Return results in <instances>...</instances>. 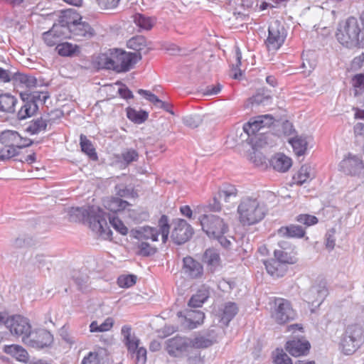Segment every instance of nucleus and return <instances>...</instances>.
<instances>
[{
  "label": "nucleus",
  "instance_id": "9d476101",
  "mask_svg": "<svg viewBox=\"0 0 364 364\" xmlns=\"http://www.w3.org/2000/svg\"><path fill=\"white\" fill-rule=\"evenodd\" d=\"M268 37L265 44L269 50H278L284 43L287 37V31L281 21L273 20L268 28Z\"/></svg>",
  "mask_w": 364,
  "mask_h": 364
},
{
  "label": "nucleus",
  "instance_id": "7ed1b4c3",
  "mask_svg": "<svg viewBox=\"0 0 364 364\" xmlns=\"http://www.w3.org/2000/svg\"><path fill=\"white\" fill-rule=\"evenodd\" d=\"M360 32L358 20L354 17H350L338 24L336 36L343 46L354 48L359 45Z\"/></svg>",
  "mask_w": 364,
  "mask_h": 364
},
{
  "label": "nucleus",
  "instance_id": "5fc2aeb1",
  "mask_svg": "<svg viewBox=\"0 0 364 364\" xmlns=\"http://www.w3.org/2000/svg\"><path fill=\"white\" fill-rule=\"evenodd\" d=\"M139 95H144V97L150 102L153 103L156 107L161 108L162 104L165 102L159 99V97L151 92L142 89L138 90Z\"/></svg>",
  "mask_w": 364,
  "mask_h": 364
},
{
  "label": "nucleus",
  "instance_id": "2f4dec72",
  "mask_svg": "<svg viewBox=\"0 0 364 364\" xmlns=\"http://www.w3.org/2000/svg\"><path fill=\"white\" fill-rule=\"evenodd\" d=\"M23 105L17 113V117L19 120L25 119L33 116L38 110V105L30 102L27 100H22Z\"/></svg>",
  "mask_w": 364,
  "mask_h": 364
},
{
  "label": "nucleus",
  "instance_id": "6ab92c4d",
  "mask_svg": "<svg viewBox=\"0 0 364 364\" xmlns=\"http://www.w3.org/2000/svg\"><path fill=\"white\" fill-rule=\"evenodd\" d=\"M64 19H61L59 23L54 24L50 30L43 33V41L48 46L58 44L63 38H67L64 28Z\"/></svg>",
  "mask_w": 364,
  "mask_h": 364
},
{
  "label": "nucleus",
  "instance_id": "774afa93",
  "mask_svg": "<svg viewBox=\"0 0 364 364\" xmlns=\"http://www.w3.org/2000/svg\"><path fill=\"white\" fill-rule=\"evenodd\" d=\"M81 364H100L98 354L95 352H90L89 354L83 358Z\"/></svg>",
  "mask_w": 364,
  "mask_h": 364
},
{
  "label": "nucleus",
  "instance_id": "09e8293b",
  "mask_svg": "<svg viewBox=\"0 0 364 364\" xmlns=\"http://www.w3.org/2000/svg\"><path fill=\"white\" fill-rule=\"evenodd\" d=\"M270 102L271 97L269 95H264L262 93H257L248 100V104H250L252 107H258L260 105L266 106Z\"/></svg>",
  "mask_w": 364,
  "mask_h": 364
},
{
  "label": "nucleus",
  "instance_id": "f03ea898",
  "mask_svg": "<svg viewBox=\"0 0 364 364\" xmlns=\"http://www.w3.org/2000/svg\"><path fill=\"white\" fill-rule=\"evenodd\" d=\"M237 212L240 223L245 226L258 223L265 217L267 208L257 198L243 197L237 206Z\"/></svg>",
  "mask_w": 364,
  "mask_h": 364
},
{
  "label": "nucleus",
  "instance_id": "6e6552de",
  "mask_svg": "<svg viewBox=\"0 0 364 364\" xmlns=\"http://www.w3.org/2000/svg\"><path fill=\"white\" fill-rule=\"evenodd\" d=\"M159 229L144 226L136 230V237L138 239H151L152 241H157L159 234L161 235L162 242L165 243L169 234V225L166 215H162L159 221Z\"/></svg>",
  "mask_w": 364,
  "mask_h": 364
},
{
  "label": "nucleus",
  "instance_id": "ddd939ff",
  "mask_svg": "<svg viewBox=\"0 0 364 364\" xmlns=\"http://www.w3.org/2000/svg\"><path fill=\"white\" fill-rule=\"evenodd\" d=\"M340 169L347 175L359 176L364 174V162L360 156L348 154L341 161Z\"/></svg>",
  "mask_w": 364,
  "mask_h": 364
},
{
  "label": "nucleus",
  "instance_id": "ea45409f",
  "mask_svg": "<svg viewBox=\"0 0 364 364\" xmlns=\"http://www.w3.org/2000/svg\"><path fill=\"white\" fill-rule=\"evenodd\" d=\"M134 22L141 29L149 31L154 25L155 20L141 14H136L133 16Z\"/></svg>",
  "mask_w": 364,
  "mask_h": 364
},
{
  "label": "nucleus",
  "instance_id": "c756f323",
  "mask_svg": "<svg viewBox=\"0 0 364 364\" xmlns=\"http://www.w3.org/2000/svg\"><path fill=\"white\" fill-rule=\"evenodd\" d=\"M17 102V99L10 94L0 95V112L14 113Z\"/></svg>",
  "mask_w": 364,
  "mask_h": 364
},
{
  "label": "nucleus",
  "instance_id": "aec40b11",
  "mask_svg": "<svg viewBox=\"0 0 364 364\" xmlns=\"http://www.w3.org/2000/svg\"><path fill=\"white\" fill-rule=\"evenodd\" d=\"M121 334L123 337V342L127 348L130 354H134L136 349L140 344V340L132 331V328L129 326H124L121 330Z\"/></svg>",
  "mask_w": 364,
  "mask_h": 364
},
{
  "label": "nucleus",
  "instance_id": "8fccbe9b",
  "mask_svg": "<svg viewBox=\"0 0 364 364\" xmlns=\"http://www.w3.org/2000/svg\"><path fill=\"white\" fill-rule=\"evenodd\" d=\"M242 53L238 47L235 48V63L232 64L231 75L233 78L239 79L242 75V70L240 69L241 65Z\"/></svg>",
  "mask_w": 364,
  "mask_h": 364
},
{
  "label": "nucleus",
  "instance_id": "39448f33",
  "mask_svg": "<svg viewBox=\"0 0 364 364\" xmlns=\"http://www.w3.org/2000/svg\"><path fill=\"white\" fill-rule=\"evenodd\" d=\"M62 19L65 20L64 28L67 38L82 41L88 40L94 36V30L89 23L81 21V18H71L68 15H65Z\"/></svg>",
  "mask_w": 364,
  "mask_h": 364
},
{
  "label": "nucleus",
  "instance_id": "b1692460",
  "mask_svg": "<svg viewBox=\"0 0 364 364\" xmlns=\"http://www.w3.org/2000/svg\"><path fill=\"white\" fill-rule=\"evenodd\" d=\"M209 296L210 288L205 285H202L190 299L188 306L194 308L200 307Z\"/></svg>",
  "mask_w": 364,
  "mask_h": 364
},
{
  "label": "nucleus",
  "instance_id": "c03bdc74",
  "mask_svg": "<svg viewBox=\"0 0 364 364\" xmlns=\"http://www.w3.org/2000/svg\"><path fill=\"white\" fill-rule=\"evenodd\" d=\"M127 117L136 124H141L148 118V113L146 111H136L132 108H128L127 110Z\"/></svg>",
  "mask_w": 364,
  "mask_h": 364
},
{
  "label": "nucleus",
  "instance_id": "2eb2a0df",
  "mask_svg": "<svg viewBox=\"0 0 364 364\" xmlns=\"http://www.w3.org/2000/svg\"><path fill=\"white\" fill-rule=\"evenodd\" d=\"M182 272L188 279H199L204 274V269L200 262L188 256L183 259Z\"/></svg>",
  "mask_w": 364,
  "mask_h": 364
},
{
  "label": "nucleus",
  "instance_id": "7c9ffc66",
  "mask_svg": "<svg viewBox=\"0 0 364 364\" xmlns=\"http://www.w3.org/2000/svg\"><path fill=\"white\" fill-rule=\"evenodd\" d=\"M105 207L111 212L117 213L124 210L129 203L117 197H112L104 200Z\"/></svg>",
  "mask_w": 364,
  "mask_h": 364
},
{
  "label": "nucleus",
  "instance_id": "cd10ccee",
  "mask_svg": "<svg viewBox=\"0 0 364 364\" xmlns=\"http://www.w3.org/2000/svg\"><path fill=\"white\" fill-rule=\"evenodd\" d=\"M267 272L275 277H282L287 272L286 265L279 263L277 259H271L264 262Z\"/></svg>",
  "mask_w": 364,
  "mask_h": 364
},
{
  "label": "nucleus",
  "instance_id": "423d86ee",
  "mask_svg": "<svg viewBox=\"0 0 364 364\" xmlns=\"http://www.w3.org/2000/svg\"><path fill=\"white\" fill-rule=\"evenodd\" d=\"M202 230L209 237H218L228 232L229 228L227 222L213 214H203L199 218Z\"/></svg>",
  "mask_w": 364,
  "mask_h": 364
},
{
  "label": "nucleus",
  "instance_id": "a19ab883",
  "mask_svg": "<svg viewBox=\"0 0 364 364\" xmlns=\"http://www.w3.org/2000/svg\"><path fill=\"white\" fill-rule=\"evenodd\" d=\"M344 333L347 335L348 338H352L353 340L361 343L363 338L364 330L363 327L358 324L348 325Z\"/></svg>",
  "mask_w": 364,
  "mask_h": 364
},
{
  "label": "nucleus",
  "instance_id": "680f3d73",
  "mask_svg": "<svg viewBox=\"0 0 364 364\" xmlns=\"http://www.w3.org/2000/svg\"><path fill=\"white\" fill-rule=\"evenodd\" d=\"M129 216L136 223H140L143 220H146L149 217V215L146 212L141 210L139 212L136 210H129Z\"/></svg>",
  "mask_w": 364,
  "mask_h": 364
},
{
  "label": "nucleus",
  "instance_id": "e433bc0d",
  "mask_svg": "<svg viewBox=\"0 0 364 364\" xmlns=\"http://www.w3.org/2000/svg\"><path fill=\"white\" fill-rule=\"evenodd\" d=\"M314 177L311 168L308 165L302 166L298 173L293 177L294 183L298 185L303 183L311 180Z\"/></svg>",
  "mask_w": 364,
  "mask_h": 364
},
{
  "label": "nucleus",
  "instance_id": "a211bd4d",
  "mask_svg": "<svg viewBox=\"0 0 364 364\" xmlns=\"http://www.w3.org/2000/svg\"><path fill=\"white\" fill-rule=\"evenodd\" d=\"M328 294V289L324 284L312 286L304 294L305 300L314 306H319Z\"/></svg>",
  "mask_w": 364,
  "mask_h": 364
},
{
  "label": "nucleus",
  "instance_id": "f3484780",
  "mask_svg": "<svg viewBox=\"0 0 364 364\" xmlns=\"http://www.w3.org/2000/svg\"><path fill=\"white\" fill-rule=\"evenodd\" d=\"M0 142L6 146L17 148L18 150L33 144L32 141H29V143H23V137L17 132L13 130L2 132L0 134Z\"/></svg>",
  "mask_w": 364,
  "mask_h": 364
},
{
  "label": "nucleus",
  "instance_id": "393cba45",
  "mask_svg": "<svg viewBox=\"0 0 364 364\" xmlns=\"http://www.w3.org/2000/svg\"><path fill=\"white\" fill-rule=\"evenodd\" d=\"M4 352L11 355L20 362L26 363L28 360V353L26 349L19 345H9L4 347Z\"/></svg>",
  "mask_w": 364,
  "mask_h": 364
},
{
  "label": "nucleus",
  "instance_id": "c9c22d12",
  "mask_svg": "<svg viewBox=\"0 0 364 364\" xmlns=\"http://www.w3.org/2000/svg\"><path fill=\"white\" fill-rule=\"evenodd\" d=\"M291 144L294 151L297 156H302L305 154L307 149V140L305 136H297L289 140Z\"/></svg>",
  "mask_w": 364,
  "mask_h": 364
},
{
  "label": "nucleus",
  "instance_id": "bf43d9fd",
  "mask_svg": "<svg viewBox=\"0 0 364 364\" xmlns=\"http://www.w3.org/2000/svg\"><path fill=\"white\" fill-rule=\"evenodd\" d=\"M296 221L307 226L315 225L318 223L316 217L308 214H301L296 217Z\"/></svg>",
  "mask_w": 364,
  "mask_h": 364
},
{
  "label": "nucleus",
  "instance_id": "0e129e2a",
  "mask_svg": "<svg viewBox=\"0 0 364 364\" xmlns=\"http://www.w3.org/2000/svg\"><path fill=\"white\" fill-rule=\"evenodd\" d=\"M39 91H33V92H24L21 93V97L22 100H27L30 102H33L36 104L39 102Z\"/></svg>",
  "mask_w": 364,
  "mask_h": 364
},
{
  "label": "nucleus",
  "instance_id": "0eeeda50",
  "mask_svg": "<svg viewBox=\"0 0 364 364\" xmlns=\"http://www.w3.org/2000/svg\"><path fill=\"white\" fill-rule=\"evenodd\" d=\"M274 122V119L271 114L259 115L251 118L250 121L243 126V130L248 136L247 139L248 142L250 144L255 143L252 136L254 135L255 137H258L264 134V132L261 131L265 128H269Z\"/></svg>",
  "mask_w": 364,
  "mask_h": 364
},
{
  "label": "nucleus",
  "instance_id": "13d9d810",
  "mask_svg": "<svg viewBox=\"0 0 364 364\" xmlns=\"http://www.w3.org/2000/svg\"><path fill=\"white\" fill-rule=\"evenodd\" d=\"M274 363L275 364H292L291 358L283 351L277 349L274 353Z\"/></svg>",
  "mask_w": 364,
  "mask_h": 364
},
{
  "label": "nucleus",
  "instance_id": "a878e982",
  "mask_svg": "<svg viewBox=\"0 0 364 364\" xmlns=\"http://www.w3.org/2000/svg\"><path fill=\"white\" fill-rule=\"evenodd\" d=\"M277 234L282 237H303L305 230L299 225H291L289 226L281 227L277 230Z\"/></svg>",
  "mask_w": 364,
  "mask_h": 364
},
{
  "label": "nucleus",
  "instance_id": "a18cd8bd",
  "mask_svg": "<svg viewBox=\"0 0 364 364\" xmlns=\"http://www.w3.org/2000/svg\"><path fill=\"white\" fill-rule=\"evenodd\" d=\"M80 141L82 151L85 153L90 158L96 159L97 154L92 142L83 134L80 135Z\"/></svg>",
  "mask_w": 364,
  "mask_h": 364
},
{
  "label": "nucleus",
  "instance_id": "6e6d98bb",
  "mask_svg": "<svg viewBox=\"0 0 364 364\" xmlns=\"http://www.w3.org/2000/svg\"><path fill=\"white\" fill-rule=\"evenodd\" d=\"M353 83L355 90V96L362 94L364 92V75L358 74L353 78Z\"/></svg>",
  "mask_w": 364,
  "mask_h": 364
},
{
  "label": "nucleus",
  "instance_id": "473e14b6",
  "mask_svg": "<svg viewBox=\"0 0 364 364\" xmlns=\"http://www.w3.org/2000/svg\"><path fill=\"white\" fill-rule=\"evenodd\" d=\"M55 49L60 55L67 57L78 55L80 52V48L78 46L68 42L58 43Z\"/></svg>",
  "mask_w": 364,
  "mask_h": 364
},
{
  "label": "nucleus",
  "instance_id": "e2e57ef3",
  "mask_svg": "<svg viewBox=\"0 0 364 364\" xmlns=\"http://www.w3.org/2000/svg\"><path fill=\"white\" fill-rule=\"evenodd\" d=\"M146 349L144 347L138 346L134 354H131L136 358L137 364H145L146 361Z\"/></svg>",
  "mask_w": 364,
  "mask_h": 364
},
{
  "label": "nucleus",
  "instance_id": "bb28decb",
  "mask_svg": "<svg viewBox=\"0 0 364 364\" xmlns=\"http://www.w3.org/2000/svg\"><path fill=\"white\" fill-rule=\"evenodd\" d=\"M184 317L188 327L195 328L203 322L205 314L200 310H186Z\"/></svg>",
  "mask_w": 364,
  "mask_h": 364
},
{
  "label": "nucleus",
  "instance_id": "603ef678",
  "mask_svg": "<svg viewBox=\"0 0 364 364\" xmlns=\"http://www.w3.org/2000/svg\"><path fill=\"white\" fill-rule=\"evenodd\" d=\"M121 158L126 164H129L138 160L139 153L134 149H126L122 151Z\"/></svg>",
  "mask_w": 364,
  "mask_h": 364
},
{
  "label": "nucleus",
  "instance_id": "052dcab7",
  "mask_svg": "<svg viewBox=\"0 0 364 364\" xmlns=\"http://www.w3.org/2000/svg\"><path fill=\"white\" fill-rule=\"evenodd\" d=\"M183 124L192 129L199 127L201 124V119L199 116H186L183 119Z\"/></svg>",
  "mask_w": 364,
  "mask_h": 364
},
{
  "label": "nucleus",
  "instance_id": "4d7b16f0",
  "mask_svg": "<svg viewBox=\"0 0 364 364\" xmlns=\"http://www.w3.org/2000/svg\"><path fill=\"white\" fill-rule=\"evenodd\" d=\"M136 277L134 275H122L117 279V284L120 287L129 288L135 284Z\"/></svg>",
  "mask_w": 364,
  "mask_h": 364
},
{
  "label": "nucleus",
  "instance_id": "dca6fc26",
  "mask_svg": "<svg viewBox=\"0 0 364 364\" xmlns=\"http://www.w3.org/2000/svg\"><path fill=\"white\" fill-rule=\"evenodd\" d=\"M191 348L190 340L183 337H174L166 341V350L170 355L179 357Z\"/></svg>",
  "mask_w": 364,
  "mask_h": 364
},
{
  "label": "nucleus",
  "instance_id": "4be33fe9",
  "mask_svg": "<svg viewBox=\"0 0 364 364\" xmlns=\"http://www.w3.org/2000/svg\"><path fill=\"white\" fill-rule=\"evenodd\" d=\"M203 262L206 264L208 269L213 273L220 264V257L215 249H207L203 255Z\"/></svg>",
  "mask_w": 364,
  "mask_h": 364
},
{
  "label": "nucleus",
  "instance_id": "3c124183",
  "mask_svg": "<svg viewBox=\"0 0 364 364\" xmlns=\"http://www.w3.org/2000/svg\"><path fill=\"white\" fill-rule=\"evenodd\" d=\"M18 153L17 148L4 145L3 148L0 149V161L9 160L12 157L17 156Z\"/></svg>",
  "mask_w": 364,
  "mask_h": 364
},
{
  "label": "nucleus",
  "instance_id": "79ce46f5",
  "mask_svg": "<svg viewBox=\"0 0 364 364\" xmlns=\"http://www.w3.org/2000/svg\"><path fill=\"white\" fill-rule=\"evenodd\" d=\"M114 53H102L97 57V63L101 68L112 69L114 70Z\"/></svg>",
  "mask_w": 364,
  "mask_h": 364
},
{
  "label": "nucleus",
  "instance_id": "4468645a",
  "mask_svg": "<svg viewBox=\"0 0 364 364\" xmlns=\"http://www.w3.org/2000/svg\"><path fill=\"white\" fill-rule=\"evenodd\" d=\"M173 225L171 237L174 243L183 244L192 237L193 229L185 220L176 219L173 221Z\"/></svg>",
  "mask_w": 364,
  "mask_h": 364
},
{
  "label": "nucleus",
  "instance_id": "4c0bfd02",
  "mask_svg": "<svg viewBox=\"0 0 364 364\" xmlns=\"http://www.w3.org/2000/svg\"><path fill=\"white\" fill-rule=\"evenodd\" d=\"M360 343L348 338L346 333H343L340 343L342 351L346 355H350L355 351L360 346Z\"/></svg>",
  "mask_w": 364,
  "mask_h": 364
},
{
  "label": "nucleus",
  "instance_id": "69168bd1",
  "mask_svg": "<svg viewBox=\"0 0 364 364\" xmlns=\"http://www.w3.org/2000/svg\"><path fill=\"white\" fill-rule=\"evenodd\" d=\"M336 230L334 229L329 230L326 234V247L329 250H332L336 245Z\"/></svg>",
  "mask_w": 364,
  "mask_h": 364
},
{
  "label": "nucleus",
  "instance_id": "9b49d317",
  "mask_svg": "<svg viewBox=\"0 0 364 364\" xmlns=\"http://www.w3.org/2000/svg\"><path fill=\"white\" fill-rule=\"evenodd\" d=\"M141 59L140 53H127L121 50L114 51V70L117 73L127 72Z\"/></svg>",
  "mask_w": 364,
  "mask_h": 364
},
{
  "label": "nucleus",
  "instance_id": "864d4df0",
  "mask_svg": "<svg viewBox=\"0 0 364 364\" xmlns=\"http://www.w3.org/2000/svg\"><path fill=\"white\" fill-rule=\"evenodd\" d=\"M191 348H204L210 346L213 344V341L203 336L196 337L193 340L191 341Z\"/></svg>",
  "mask_w": 364,
  "mask_h": 364
},
{
  "label": "nucleus",
  "instance_id": "72a5a7b5",
  "mask_svg": "<svg viewBox=\"0 0 364 364\" xmlns=\"http://www.w3.org/2000/svg\"><path fill=\"white\" fill-rule=\"evenodd\" d=\"M238 312L237 305L235 302L228 301L224 304L221 321L228 325Z\"/></svg>",
  "mask_w": 364,
  "mask_h": 364
},
{
  "label": "nucleus",
  "instance_id": "20e7f679",
  "mask_svg": "<svg viewBox=\"0 0 364 364\" xmlns=\"http://www.w3.org/2000/svg\"><path fill=\"white\" fill-rule=\"evenodd\" d=\"M1 325H4L12 336L21 337L23 343L32 329L30 321L26 317L19 314L9 315L5 312H0Z\"/></svg>",
  "mask_w": 364,
  "mask_h": 364
},
{
  "label": "nucleus",
  "instance_id": "1a4fd4ad",
  "mask_svg": "<svg viewBox=\"0 0 364 364\" xmlns=\"http://www.w3.org/2000/svg\"><path fill=\"white\" fill-rule=\"evenodd\" d=\"M296 314L289 301L277 298L272 311V318L279 324H284L296 318Z\"/></svg>",
  "mask_w": 364,
  "mask_h": 364
},
{
  "label": "nucleus",
  "instance_id": "412c9836",
  "mask_svg": "<svg viewBox=\"0 0 364 364\" xmlns=\"http://www.w3.org/2000/svg\"><path fill=\"white\" fill-rule=\"evenodd\" d=\"M310 348V343L306 340H291L287 343V349L293 356L305 355Z\"/></svg>",
  "mask_w": 364,
  "mask_h": 364
},
{
  "label": "nucleus",
  "instance_id": "37998d69",
  "mask_svg": "<svg viewBox=\"0 0 364 364\" xmlns=\"http://www.w3.org/2000/svg\"><path fill=\"white\" fill-rule=\"evenodd\" d=\"M237 194V191L234 186L228 185L223 186L218 191V198L223 200L225 202H230L232 198H235Z\"/></svg>",
  "mask_w": 364,
  "mask_h": 364
},
{
  "label": "nucleus",
  "instance_id": "338daca9",
  "mask_svg": "<svg viewBox=\"0 0 364 364\" xmlns=\"http://www.w3.org/2000/svg\"><path fill=\"white\" fill-rule=\"evenodd\" d=\"M139 253L143 256H149L156 252V248L152 247L149 243L141 242L139 245Z\"/></svg>",
  "mask_w": 364,
  "mask_h": 364
},
{
  "label": "nucleus",
  "instance_id": "c85d7f7f",
  "mask_svg": "<svg viewBox=\"0 0 364 364\" xmlns=\"http://www.w3.org/2000/svg\"><path fill=\"white\" fill-rule=\"evenodd\" d=\"M50 119L43 117L33 119L26 128V131L31 134H38L46 130Z\"/></svg>",
  "mask_w": 364,
  "mask_h": 364
},
{
  "label": "nucleus",
  "instance_id": "f257e3e1",
  "mask_svg": "<svg viewBox=\"0 0 364 364\" xmlns=\"http://www.w3.org/2000/svg\"><path fill=\"white\" fill-rule=\"evenodd\" d=\"M87 220L90 229L104 240H111L112 235L107 220L112 227L122 235H126L128 232L127 228L121 220L115 216L107 215L98 207L92 206L89 209Z\"/></svg>",
  "mask_w": 364,
  "mask_h": 364
},
{
  "label": "nucleus",
  "instance_id": "5701e85b",
  "mask_svg": "<svg viewBox=\"0 0 364 364\" xmlns=\"http://www.w3.org/2000/svg\"><path fill=\"white\" fill-rule=\"evenodd\" d=\"M273 168L279 172L287 171L292 165L291 159L283 154H277L270 160Z\"/></svg>",
  "mask_w": 364,
  "mask_h": 364
},
{
  "label": "nucleus",
  "instance_id": "de8ad7c7",
  "mask_svg": "<svg viewBox=\"0 0 364 364\" xmlns=\"http://www.w3.org/2000/svg\"><path fill=\"white\" fill-rule=\"evenodd\" d=\"M146 46V38L143 36L132 37L127 41V46L139 53Z\"/></svg>",
  "mask_w": 364,
  "mask_h": 364
},
{
  "label": "nucleus",
  "instance_id": "58836bf2",
  "mask_svg": "<svg viewBox=\"0 0 364 364\" xmlns=\"http://www.w3.org/2000/svg\"><path fill=\"white\" fill-rule=\"evenodd\" d=\"M274 255L276 259L283 265H286V264H294L296 261L293 250H275Z\"/></svg>",
  "mask_w": 364,
  "mask_h": 364
},
{
  "label": "nucleus",
  "instance_id": "f8f14e48",
  "mask_svg": "<svg viewBox=\"0 0 364 364\" xmlns=\"http://www.w3.org/2000/svg\"><path fill=\"white\" fill-rule=\"evenodd\" d=\"M53 341V335L46 329L33 331L26 336L24 343L29 347L41 349L50 346Z\"/></svg>",
  "mask_w": 364,
  "mask_h": 364
},
{
  "label": "nucleus",
  "instance_id": "49530a36",
  "mask_svg": "<svg viewBox=\"0 0 364 364\" xmlns=\"http://www.w3.org/2000/svg\"><path fill=\"white\" fill-rule=\"evenodd\" d=\"M113 324L114 319L111 317H108L100 325L97 321H92L90 325V328L91 332H105L110 330Z\"/></svg>",
  "mask_w": 364,
  "mask_h": 364
},
{
  "label": "nucleus",
  "instance_id": "f704fd0d",
  "mask_svg": "<svg viewBox=\"0 0 364 364\" xmlns=\"http://www.w3.org/2000/svg\"><path fill=\"white\" fill-rule=\"evenodd\" d=\"M11 80L16 84L18 83L28 88L36 87L37 84V80L33 76L21 73H12Z\"/></svg>",
  "mask_w": 364,
  "mask_h": 364
}]
</instances>
